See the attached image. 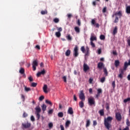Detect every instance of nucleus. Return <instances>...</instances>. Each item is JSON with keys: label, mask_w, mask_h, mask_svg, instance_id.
Segmentation results:
<instances>
[{"label": "nucleus", "mask_w": 130, "mask_h": 130, "mask_svg": "<svg viewBox=\"0 0 130 130\" xmlns=\"http://www.w3.org/2000/svg\"><path fill=\"white\" fill-rule=\"evenodd\" d=\"M104 82H105V77H102L101 79V83H104Z\"/></svg>", "instance_id": "nucleus-47"}, {"label": "nucleus", "mask_w": 130, "mask_h": 130, "mask_svg": "<svg viewBox=\"0 0 130 130\" xmlns=\"http://www.w3.org/2000/svg\"><path fill=\"white\" fill-rule=\"evenodd\" d=\"M114 16H116V17H117V16H118L119 18H121V17H122V13L121 12V11H119L118 12H116L113 15V17H114Z\"/></svg>", "instance_id": "nucleus-7"}, {"label": "nucleus", "mask_w": 130, "mask_h": 130, "mask_svg": "<svg viewBox=\"0 0 130 130\" xmlns=\"http://www.w3.org/2000/svg\"><path fill=\"white\" fill-rule=\"evenodd\" d=\"M93 126H96V125H97V121L96 120L93 121Z\"/></svg>", "instance_id": "nucleus-50"}, {"label": "nucleus", "mask_w": 130, "mask_h": 130, "mask_svg": "<svg viewBox=\"0 0 130 130\" xmlns=\"http://www.w3.org/2000/svg\"><path fill=\"white\" fill-rule=\"evenodd\" d=\"M41 74L42 75H45L46 74V72H45V70L43 69L41 72H40Z\"/></svg>", "instance_id": "nucleus-43"}, {"label": "nucleus", "mask_w": 130, "mask_h": 130, "mask_svg": "<svg viewBox=\"0 0 130 130\" xmlns=\"http://www.w3.org/2000/svg\"><path fill=\"white\" fill-rule=\"evenodd\" d=\"M58 117H63V113L62 112H60L58 113Z\"/></svg>", "instance_id": "nucleus-27"}, {"label": "nucleus", "mask_w": 130, "mask_h": 130, "mask_svg": "<svg viewBox=\"0 0 130 130\" xmlns=\"http://www.w3.org/2000/svg\"><path fill=\"white\" fill-rule=\"evenodd\" d=\"M123 74H120L119 73V75L118 76V78H119L120 79H122L123 78Z\"/></svg>", "instance_id": "nucleus-62"}, {"label": "nucleus", "mask_w": 130, "mask_h": 130, "mask_svg": "<svg viewBox=\"0 0 130 130\" xmlns=\"http://www.w3.org/2000/svg\"><path fill=\"white\" fill-rule=\"evenodd\" d=\"M27 116L28 114H27V113H26L25 112H24L22 115V117H23V118H26V117H27Z\"/></svg>", "instance_id": "nucleus-34"}, {"label": "nucleus", "mask_w": 130, "mask_h": 130, "mask_svg": "<svg viewBox=\"0 0 130 130\" xmlns=\"http://www.w3.org/2000/svg\"><path fill=\"white\" fill-rule=\"evenodd\" d=\"M55 36L58 38H59V37H60V36H61V34H60V32L59 31H57V32H55Z\"/></svg>", "instance_id": "nucleus-25"}, {"label": "nucleus", "mask_w": 130, "mask_h": 130, "mask_svg": "<svg viewBox=\"0 0 130 130\" xmlns=\"http://www.w3.org/2000/svg\"><path fill=\"white\" fill-rule=\"evenodd\" d=\"M118 20H119L118 17L116 16L114 22V23H118Z\"/></svg>", "instance_id": "nucleus-40"}, {"label": "nucleus", "mask_w": 130, "mask_h": 130, "mask_svg": "<svg viewBox=\"0 0 130 130\" xmlns=\"http://www.w3.org/2000/svg\"><path fill=\"white\" fill-rule=\"evenodd\" d=\"M80 50L83 52V53H85L86 52V49H85V47L84 46L81 47Z\"/></svg>", "instance_id": "nucleus-31"}, {"label": "nucleus", "mask_w": 130, "mask_h": 130, "mask_svg": "<svg viewBox=\"0 0 130 130\" xmlns=\"http://www.w3.org/2000/svg\"><path fill=\"white\" fill-rule=\"evenodd\" d=\"M43 90L44 93L47 94L48 93V91H47V85L44 84L43 87Z\"/></svg>", "instance_id": "nucleus-11"}, {"label": "nucleus", "mask_w": 130, "mask_h": 130, "mask_svg": "<svg viewBox=\"0 0 130 130\" xmlns=\"http://www.w3.org/2000/svg\"><path fill=\"white\" fill-rule=\"evenodd\" d=\"M49 128H52V127H53V124L51 122L49 123L48 124Z\"/></svg>", "instance_id": "nucleus-42"}, {"label": "nucleus", "mask_w": 130, "mask_h": 130, "mask_svg": "<svg viewBox=\"0 0 130 130\" xmlns=\"http://www.w3.org/2000/svg\"><path fill=\"white\" fill-rule=\"evenodd\" d=\"M95 19H92L91 20V24L92 25H94V26H95L96 28H99V23H95Z\"/></svg>", "instance_id": "nucleus-10"}, {"label": "nucleus", "mask_w": 130, "mask_h": 130, "mask_svg": "<svg viewBox=\"0 0 130 130\" xmlns=\"http://www.w3.org/2000/svg\"><path fill=\"white\" fill-rule=\"evenodd\" d=\"M67 17H68V19H71V18H72V17H73V15L71 14H67Z\"/></svg>", "instance_id": "nucleus-55"}, {"label": "nucleus", "mask_w": 130, "mask_h": 130, "mask_svg": "<svg viewBox=\"0 0 130 130\" xmlns=\"http://www.w3.org/2000/svg\"><path fill=\"white\" fill-rule=\"evenodd\" d=\"M119 63H120L119 60H116L115 61V66H119Z\"/></svg>", "instance_id": "nucleus-37"}, {"label": "nucleus", "mask_w": 130, "mask_h": 130, "mask_svg": "<svg viewBox=\"0 0 130 130\" xmlns=\"http://www.w3.org/2000/svg\"><path fill=\"white\" fill-rule=\"evenodd\" d=\"M47 10H44V11H42L41 12V15H46V14H47Z\"/></svg>", "instance_id": "nucleus-32"}, {"label": "nucleus", "mask_w": 130, "mask_h": 130, "mask_svg": "<svg viewBox=\"0 0 130 130\" xmlns=\"http://www.w3.org/2000/svg\"><path fill=\"white\" fill-rule=\"evenodd\" d=\"M19 73L21 75L24 74L25 73V69L24 68H20L19 70Z\"/></svg>", "instance_id": "nucleus-19"}, {"label": "nucleus", "mask_w": 130, "mask_h": 130, "mask_svg": "<svg viewBox=\"0 0 130 130\" xmlns=\"http://www.w3.org/2000/svg\"><path fill=\"white\" fill-rule=\"evenodd\" d=\"M113 119V118L111 116H108L107 118H105L104 119V125L107 128V129L109 130L110 129V128L111 127V122L112 121V120Z\"/></svg>", "instance_id": "nucleus-1"}, {"label": "nucleus", "mask_w": 130, "mask_h": 130, "mask_svg": "<svg viewBox=\"0 0 130 130\" xmlns=\"http://www.w3.org/2000/svg\"><path fill=\"white\" fill-rule=\"evenodd\" d=\"M99 113L100 114L101 116H104V109L100 110L99 111Z\"/></svg>", "instance_id": "nucleus-16"}, {"label": "nucleus", "mask_w": 130, "mask_h": 130, "mask_svg": "<svg viewBox=\"0 0 130 130\" xmlns=\"http://www.w3.org/2000/svg\"><path fill=\"white\" fill-rule=\"evenodd\" d=\"M88 105H90V106H92V105H95V99L93 97H90L88 99Z\"/></svg>", "instance_id": "nucleus-5"}, {"label": "nucleus", "mask_w": 130, "mask_h": 130, "mask_svg": "<svg viewBox=\"0 0 130 130\" xmlns=\"http://www.w3.org/2000/svg\"><path fill=\"white\" fill-rule=\"evenodd\" d=\"M65 54L66 56H69V55H71V50L70 49L67 50Z\"/></svg>", "instance_id": "nucleus-20"}, {"label": "nucleus", "mask_w": 130, "mask_h": 130, "mask_svg": "<svg viewBox=\"0 0 130 130\" xmlns=\"http://www.w3.org/2000/svg\"><path fill=\"white\" fill-rule=\"evenodd\" d=\"M104 73L106 77H107V76H108V72H107V69L105 68H104Z\"/></svg>", "instance_id": "nucleus-21"}, {"label": "nucleus", "mask_w": 130, "mask_h": 130, "mask_svg": "<svg viewBox=\"0 0 130 130\" xmlns=\"http://www.w3.org/2000/svg\"><path fill=\"white\" fill-rule=\"evenodd\" d=\"M31 87H36V86H37V83H35V82H32L31 84Z\"/></svg>", "instance_id": "nucleus-39"}, {"label": "nucleus", "mask_w": 130, "mask_h": 130, "mask_svg": "<svg viewBox=\"0 0 130 130\" xmlns=\"http://www.w3.org/2000/svg\"><path fill=\"white\" fill-rule=\"evenodd\" d=\"M107 10V8L106 7H104L103 9V10H102V12L104 14L105 13H106V11Z\"/></svg>", "instance_id": "nucleus-45"}, {"label": "nucleus", "mask_w": 130, "mask_h": 130, "mask_svg": "<svg viewBox=\"0 0 130 130\" xmlns=\"http://www.w3.org/2000/svg\"><path fill=\"white\" fill-rule=\"evenodd\" d=\"M30 120L31 121H35V118H34V116H31Z\"/></svg>", "instance_id": "nucleus-51"}, {"label": "nucleus", "mask_w": 130, "mask_h": 130, "mask_svg": "<svg viewBox=\"0 0 130 130\" xmlns=\"http://www.w3.org/2000/svg\"><path fill=\"white\" fill-rule=\"evenodd\" d=\"M106 109H107V110H109V104L107 103L106 104Z\"/></svg>", "instance_id": "nucleus-48"}, {"label": "nucleus", "mask_w": 130, "mask_h": 130, "mask_svg": "<svg viewBox=\"0 0 130 130\" xmlns=\"http://www.w3.org/2000/svg\"><path fill=\"white\" fill-rule=\"evenodd\" d=\"M73 55L74 57H78L79 56V47L75 46L73 50Z\"/></svg>", "instance_id": "nucleus-4"}, {"label": "nucleus", "mask_w": 130, "mask_h": 130, "mask_svg": "<svg viewBox=\"0 0 130 130\" xmlns=\"http://www.w3.org/2000/svg\"><path fill=\"white\" fill-rule=\"evenodd\" d=\"M90 44L92 47H95V44H94L93 42L90 41Z\"/></svg>", "instance_id": "nucleus-63"}, {"label": "nucleus", "mask_w": 130, "mask_h": 130, "mask_svg": "<svg viewBox=\"0 0 130 130\" xmlns=\"http://www.w3.org/2000/svg\"><path fill=\"white\" fill-rule=\"evenodd\" d=\"M53 22H54V23H58L59 19L58 18H55L53 19Z\"/></svg>", "instance_id": "nucleus-38"}, {"label": "nucleus", "mask_w": 130, "mask_h": 130, "mask_svg": "<svg viewBox=\"0 0 130 130\" xmlns=\"http://www.w3.org/2000/svg\"><path fill=\"white\" fill-rule=\"evenodd\" d=\"M88 70H90V67L88 66H83V71L85 72V73H87L88 72Z\"/></svg>", "instance_id": "nucleus-13"}, {"label": "nucleus", "mask_w": 130, "mask_h": 130, "mask_svg": "<svg viewBox=\"0 0 130 130\" xmlns=\"http://www.w3.org/2000/svg\"><path fill=\"white\" fill-rule=\"evenodd\" d=\"M47 107L45 105V104H43V105L42 106V109L43 112H44V111H45V110H46Z\"/></svg>", "instance_id": "nucleus-23"}, {"label": "nucleus", "mask_w": 130, "mask_h": 130, "mask_svg": "<svg viewBox=\"0 0 130 130\" xmlns=\"http://www.w3.org/2000/svg\"><path fill=\"white\" fill-rule=\"evenodd\" d=\"M68 113L69 114H74V111H73V108L70 107L68 109Z\"/></svg>", "instance_id": "nucleus-14"}, {"label": "nucleus", "mask_w": 130, "mask_h": 130, "mask_svg": "<svg viewBox=\"0 0 130 130\" xmlns=\"http://www.w3.org/2000/svg\"><path fill=\"white\" fill-rule=\"evenodd\" d=\"M116 33H117V26H115L113 31V35H115V34H116Z\"/></svg>", "instance_id": "nucleus-26"}, {"label": "nucleus", "mask_w": 130, "mask_h": 130, "mask_svg": "<svg viewBox=\"0 0 130 130\" xmlns=\"http://www.w3.org/2000/svg\"><path fill=\"white\" fill-rule=\"evenodd\" d=\"M126 124L127 125V126H130V122H129V120H128V119H126Z\"/></svg>", "instance_id": "nucleus-35"}, {"label": "nucleus", "mask_w": 130, "mask_h": 130, "mask_svg": "<svg viewBox=\"0 0 130 130\" xmlns=\"http://www.w3.org/2000/svg\"><path fill=\"white\" fill-rule=\"evenodd\" d=\"M83 101H81L79 102V107L80 108H83L84 107V102H83Z\"/></svg>", "instance_id": "nucleus-24"}, {"label": "nucleus", "mask_w": 130, "mask_h": 130, "mask_svg": "<svg viewBox=\"0 0 130 130\" xmlns=\"http://www.w3.org/2000/svg\"><path fill=\"white\" fill-rule=\"evenodd\" d=\"M93 80L94 79H93V78H89V84H92V82H93Z\"/></svg>", "instance_id": "nucleus-58"}, {"label": "nucleus", "mask_w": 130, "mask_h": 130, "mask_svg": "<svg viewBox=\"0 0 130 130\" xmlns=\"http://www.w3.org/2000/svg\"><path fill=\"white\" fill-rule=\"evenodd\" d=\"M90 124H91V121H90V120H87L86 121V127H89Z\"/></svg>", "instance_id": "nucleus-17"}, {"label": "nucleus", "mask_w": 130, "mask_h": 130, "mask_svg": "<svg viewBox=\"0 0 130 130\" xmlns=\"http://www.w3.org/2000/svg\"><path fill=\"white\" fill-rule=\"evenodd\" d=\"M97 91H98V93L95 95L96 98H98V97H99V96H100V94H102V89L101 88H99L97 90Z\"/></svg>", "instance_id": "nucleus-9"}, {"label": "nucleus", "mask_w": 130, "mask_h": 130, "mask_svg": "<svg viewBox=\"0 0 130 130\" xmlns=\"http://www.w3.org/2000/svg\"><path fill=\"white\" fill-rule=\"evenodd\" d=\"M100 39H101V40H105V36L104 35H101L100 36Z\"/></svg>", "instance_id": "nucleus-30"}, {"label": "nucleus", "mask_w": 130, "mask_h": 130, "mask_svg": "<svg viewBox=\"0 0 130 130\" xmlns=\"http://www.w3.org/2000/svg\"><path fill=\"white\" fill-rule=\"evenodd\" d=\"M85 51H86L85 53V56H89V55L90 54V49L89 48V47H86Z\"/></svg>", "instance_id": "nucleus-12"}, {"label": "nucleus", "mask_w": 130, "mask_h": 130, "mask_svg": "<svg viewBox=\"0 0 130 130\" xmlns=\"http://www.w3.org/2000/svg\"><path fill=\"white\" fill-rule=\"evenodd\" d=\"M60 127L61 128V130H64V127H63V125H60Z\"/></svg>", "instance_id": "nucleus-64"}, {"label": "nucleus", "mask_w": 130, "mask_h": 130, "mask_svg": "<svg viewBox=\"0 0 130 130\" xmlns=\"http://www.w3.org/2000/svg\"><path fill=\"white\" fill-rule=\"evenodd\" d=\"M32 66H38V61H37V60H35L32 62Z\"/></svg>", "instance_id": "nucleus-29"}, {"label": "nucleus", "mask_w": 130, "mask_h": 130, "mask_svg": "<svg viewBox=\"0 0 130 130\" xmlns=\"http://www.w3.org/2000/svg\"><path fill=\"white\" fill-rule=\"evenodd\" d=\"M85 94L84 93V91L81 90L80 91V93L79 94V99L82 100V101H85Z\"/></svg>", "instance_id": "nucleus-6"}, {"label": "nucleus", "mask_w": 130, "mask_h": 130, "mask_svg": "<svg viewBox=\"0 0 130 130\" xmlns=\"http://www.w3.org/2000/svg\"><path fill=\"white\" fill-rule=\"evenodd\" d=\"M44 99V96L42 95L39 98L40 101H42Z\"/></svg>", "instance_id": "nucleus-52"}, {"label": "nucleus", "mask_w": 130, "mask_h": 130, "mask_svg": "<svg viewBox=\"0 0 130 130\" xmlns=\"http://www.w3.org/2000/svg\"><path fill=\"white\" fill-rule=\"evenodd\" d=\"M121 115L120 113H116V119L118 121H120L121 120Z\"/></svg>", "instance_id": "nucleus-8"}, {"label": "nucleus", "mask_w": 130, "mask_h": 130, "mask_svg": "<svg viewBox=\"0 0 130 130\" xmlns=\"http://www.w3.org/2000/svg\"><path fill=\"white\" fill-rule=\"evenodd\" d=\"M36 117L38 118V120L40 119V113L41 112V108L39 106H37L35 108Z\"/></svg>", "instance_id": "nucleus-2"}, {"label": "nucleus", "mask_w": 130, "mask_h": 130, "mask_svg": "<svg viewBox=\"0 0 130 130\" xmlns=\"http://www.w3.org/2000/svg\"><path fill=\"white\" fill-rule=\"evenodd\" d=\"M52 113H53V109L49 110L48 111V114H52Z\"/></svg>", "instance_id": "nucleus-49"}, {"label": "nucleus", "mask_w": 130, "mask_h": 130, "mask_svg": "<svg viewBox=\"0 0 130 130\" xmlns=\"http://www.w3.org/2000/svg\"><path fill=\"white\" fill-rule=\"evenodd\" d=\"M21 99L23 102H24L25 101V96H24L23 94H21Z\"/></svg>", "instance_id": "nucleus-56"}, {"label": "nucleus", "mask_w": 130, "mask_h": 130, "mask_svg": "<svg viewBox=\"0 0 130 130\" xmlns=\"http://www.w3.org/2000/svg\"><path fill=\"white\" fill-rule=\"evenodd\" d=\"M28 80L30 82H33V78H32V76H29L28 77Z\"/></svg>", "instance_id": "nucleus-57"}, {"label": "nucleus", "mask_w": 130, "mask_h": 130, "mask_svg": "<svg viewBox=\"0 0 130 130\" xmlns=\"http://www.w3.org/2000/svg\"><path fill=\"white\" fill-rule=\"evenodd\" d=\"M67 38L68 40H72V37H71V35H68L67 36Z\"/></svg>", "instance_id": "nucleus-53"}, {"label": "nucleus", "mask_w": 130, "mask_h": 130, "mask_svg": "<svg viewBox=\"0 0 130 130\" xmlns=\"http://www.w3.org/2000/svg\"><path fill=\"white\" fill-rule=\"evenodd\" d=\"M124 66H130V60L128 62H125Z\"/></svg>", "instance_id": "nucleus-46"}, {"label": "nucleus", "mask_w": 130, "mask_h": 130, "mask_svg": "<svg viewBox=\"0 0 130 130\" xmlns=\"http://www.w3.org/2000/svg\"><path fill=\"white\" fill-rule=\"evenodd\" d=\"M22 128H30L31 127V123L29 121H26L24 123H22L21 124Z\"/></svg>", "instance_id": "nucleus-3"}, {"label": "nucleus", "mask_w": 130, "mask_h": 130, "mask_svg": "<svg viewBox=\"0 0 130 130\" xmlns=\"http://www.w3.org/2000/svg\"><path fill=\"white\" fill-rule=\"evenodd\" d=\"M77 24L78 26H81V21L80 19H78Z\"/></svg>", "instance_id": "nucleus-54"}, {"label": "nucleus", "mask_w": 130, "mask_h": 130, "mask_svg": "<svg viewBox=\"0 0 130 130\" xmlns=\"http://www.w3.org/2000/svg\"><path fill=\"white\" fill-rule=\"evenodd\" d=\"M24 90L26 92H29V91H31V88H30L29 87H25Z\"/></svg>", "instance_id": "nucleus-36"}, {"label": "nucleus", "mask_w": 130, "mask_h": 130, "mask_svg": "<svg viewBox=\"0 0 130 130\" xmlns=\"http://www.w3.org/2000/svg\"><path fill=\"white\" fill-rule=\"evenodd\" d=\"M62 79H63V80L64 83H67V77L63 76V77H62Z\"/></svg>", "instance_id": "nucleus-60"}, {"label": "nucleus", "mask_w": 130, "mask_h": 130, "mask_svg": "<svg viewBox=\"0 0 130 130\" xmlns=\"http://www.w3.org/2000/svg\"><path fill=\"white\" fill-rule=\"evenodd\" d=\"M126 14H130V6H127L126 8Z\"/></svg>", "instance_id": "nucleus-22"}, {"label": "nucleus", "mask_w": 130, "mask_h": 130, "mask_svg": "<svg viewBox=\"0 0 130 130\" xmlns=\"http://www.w3.org/2000/svg\"><path fill=\"white\" fill-rule=\"evenodd\" d=\"M35 48H36L37 49H38L39 50H40V46L39 45H36L35 46Z\"/></svg>", "instance_id": "nucleus-61"}, {"label": "nucleus", "mask_w": 130, "mask_h": 130, "mask_svg": "<svg viewBox=\"0 0 130 130\" xmlns=\"http://www.w3.org/2000/svg\"><path fill=\"white\" fill-rule=\"evenodd\" d=\"M112 86L113 89H115V81H113L112 82Z\"/></svg>", "instance_id": "nucleus-41"}, {"label": "nucleus", "mask_w": 130, "mask_h": 130, "mask_svg": "<svg viewBox=\"0 0 130 130\" xmlns=\"http://www.w3.org/2000/svg\"><path fill=\"white\" fill-rule=\"evenodd\" d=\"M70 124H71V121L70 120H67L66 122V126L67 127L70 126Z\"/></svg>", "instance_id": "nucleus-28"}, {"label": "nucleus", "mask_w": 130, "mask_h": 130, "mask_svg": "<svg viewBox=\"0 0 130 130\" xmlns=\"http://www.w3.org/2000/svg\"><path fill=\"white\" fill-rule=\"evenodd\" d=\"M101 52H102V50H101V48L99 49L98 50V54H101Z\"/></svg>", "instance_id": "nucleus-59"}, {"label": "nucleus", "mask_w": 130, "mask_h": 130, "mask_svg": "<svg viewBox=\"0 0 130 130\" xmlns=\"http://www.w3.org/2000/svg\"><path fill=\"white\" fill-rule=\"evenodd\" d=\"M74 30L76 31V33H80V27H78V26H76L74 28Z\"/></svg>", "instance_id": "nucleus-18"}, {"label": "nucleus", "mask_w": 130, "mask_h": 130, "mask_svg": "<svg viewBox=\"0 0 130 130\" xmlns=\"http://www.w3.org/2000/svg\"><path fill=\"white\" fill-rule=\"evenodd\" d=\"M90 41H97V37H96V36H91L90 37Z\"/></svg>", "instance_id": "nucleus-15"}, {"label": "nucleus", "mask_w": 130, "mask_h": 130, "mask_svg": "<svg viewBox=\"0 0 130 130\" xmlns=\"http://www.w3.org/2000/svg\"><path fill=\"white\" fill-rule=\"evenodd\" d=\"M46 103H47V104H49V105H51V106H52V103H51L49 100H46Z\"/></svg>", "instance_id": "nucleus-33"}, {"label": "nucleus", "mask_w": 130, "mask_h": 130, "mask_svg": "<svg viewBox=\"0 0 130 130\" xmlns=\"http://www.w3.org/2000/svg\"><path fill=\"white\" fill-rule=\"evenodd\" d=\"M119 74H121V75H123V74H124L123 69H121L119 70Z\"/></svg>", "instance_id": "nucleus-44"}]
</instances>
